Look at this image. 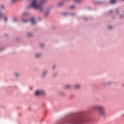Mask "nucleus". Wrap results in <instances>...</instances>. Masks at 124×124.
<instances>
[{"mask_svg":"<svg viewBox=\"0 0 124 124\" xmlns=\"http://www.w3.org/2000/svg\"><path fill=\"white\" fill-rule=\"evenodd\" d=\"M22 21L23 22V23H27V22H28V20L27 19H22Z\"/></svg>","mask_w":124,"mask_h":124,"instance_id":"10","label":"nucleus"},{"mask_svg":"<svg viewBox=\"0 0 124 124\" xmlns=\"http://www.w3.org/2000/svg\"><path fill=\"white\" fill-rule=\"evenodd\" d=\"M4 7H3V6H1V7L0 8V20L1 19V18H2V17H3V14L0 13V10H1V9H4Z\"/></svg>","mask_w":124,"mask_h":124,"instance_id":"5","label":"nucleus"},{"mask_svg":"<svg viewBox=\"0 0 124 124\" xmlns=\"http://www.w3.org/2000/svg\"><path fill=\"white\" fill-rule=\"evenodd\" d=\"M75 88L76 89H79L80 88V85H76L75 86Z\"/></svg>","mask_w":124,"mask_h":124,"instance_id":"8","label":"nucleus"},{"mask_svg":"<svg viewBox=\"0 0 124 124\" xmlns=\"http://www.w3.org/2000/svg\"><path fill=\"white\" fill-rule=\"evenodd\" d=\"M71 9H74V8H75V6H72L70 7Z\"/></svg>","mask_w":124,"mask_h":124,"instance_id":"13","label":"nucleus"},{"mask_svg":"<svg viewBox=\"0 0 124 124\" xmlns=\"http://www.w3.org/2000/svg\"><path fill=\"white\" fill-rule=\"evenodd\" d=\"M31 1L29 7L39 9L40 11L43 10V5L47 3V0H31Z\"/></svg>","mask_w":124,"mask_h":124,"instance_id":"1","label":"nucleus"},{"mask_svg":"<svg viewBox=\"0 0 124 124\" xmlns=\"http://www.w3.org/2000/svg\"><path fill=\"white\" fill-rule=\"evenodd\" d=\"M121 18H123V16H121Z\"/></svg>","mask_w":124,"mask_h":124,"instance_id":"24","label":"nucleus"},{"mask_svg":"<svg viewBox=\"0 0 124 124\" xmlns=\"http://www.w3.org/2000/svg\"><path fill=\"white\" fill-rule=\"evenodd\" d=\"M84 123V119L82 116H74L67 121V124H82Z\"/></svg>","mask_w":124,"mask_h":124,"instance_id":"2","label":"nucleus"},{"mask_svg":"<svg viewBox=\"0 0 124 124\" xmlns=\"http://www.w3.org/2000/svg\"><path fill=\"white\" fill-rule=\"evenodd\" d=\"M53 69H55V66H54L53 67Z\"/></svg>","mask_w":124,"mask_h":124,"instance_id":"22","label":"nucleus"},{"mask_svg":"<svg viewBox=\"0 0 124 124\" xmlns=\"http://www.w3.org/2000/svg\"><path fill=\"white\" fill-rule=\"evenodd\" d=\"M123 0V1H124V0Z\"/></svg>","mask_w":124,"mask_h":124,"instance_id":"25","label":"nucleus"},{"mask_svg":"<svg viewBox=\"0 0 124 124\" xmlns=\"http://www.w3.org/2000/svg\"><path fill=\"white\" fill-rule=\"evenodd\" d=\"M16 21H17V18H14V22H16Z\"/></svg>","mask_w":124,"mask_h":124,"instance_id":"16","label":"nucleus"},{"mask_svg":"<svg viewBox=\"0 0 124 124\" xmlns=\"http://www.w3.org/2000/svg\"><path fill=\"white\" fill-rule=\"evenodd\" d=\"M43 46H44V45H43V44H42L41 47H43Z\"/></svg>","mask_w":124,"mask_h":124,"instance_id":"21","label":"nucleus"},{"mask_svg":"<svg viewBox=\"0 0 124 124\" xmlns=\"http://www.w3.org/2000/svg\"><path fill=\"white\" fill-rule=\"evenodd\" d=\"M116 2V0H110V3H115Z\"/></svg>","mask_w":124,"mask_h":124,"instance_id":"7","label":"nucleus"},{"mask_svg":"<svg viewBox=\"0 0 124 124\" xmlns=\"http://www.w3.org/2000/svg\"><path fill=\"white\" fill-rule=\"evenodd\" d=\"M75 1V2H79V0H74Z\"/></svg>","mask_w":124,"mask_h":124,"instance_id":"19","label":"nucleus"},{"mask_svg":"<svg viewBox=\"0 0 124 124\" xmlns=\"http://www.w3.org/2000/svg\"><path fill=\"white\" fill-rule=\"evenodd\" d=\"M30 21L33 25H34V24H35V21L34 20V18H31Z\"/></svg>","mask_w":124,"mask_h":124,"instance_id":"6","label":"nucleus"},{"mask_svg":"<svg viewBox=\"0 0 124 124\" xmlns=\"http://www.w3.org/2000/svg\"><path fill=\"white\" fill-rule=\"evenodd\" d=\"M117 12V13H118V12Z\"/></svg>","mask_w":124,"mask_h":124,"instance_id":"26","label":"nucleus"},{"mask_svg":"<svg viewBox=\"0 0 124 124\" xmlns=\"http://www.w3.org/2000/svg\"><path fill=\"white\" fill-rule=\"evenodd\" d=\"M31 35H32V33H31L28 34V36H31Z\"/></svg>","mask_w":124,"mask_h":124,"instance_id":"17","label":"nucleus"},{"mask_svg":"<svg viewBox=\"0 0 124 124\" xmlns=\"http://www.w3.org/2000/svg\"><path fill=\"white\" fill-rule=\"evenodd\" d=\"M7 20H8V18L7 17H6L5 18V19H4L5 22H7Z\"/></svg>","mask_w":124,"mask_h":124,"instance_id":"14","label":"nucleus"},{"mask_svg":"<svg viewBox=\"0 0 124 124\" xmlns=\"http://www.w3.org/2000/svg\"><path fill=\"white\" fill-rule=\"evenodd\" d=\"M71 86L70 85H66V89H69Z\"/></svg>","mask_w":124,"mask_h":124,"instance_id":"12","label":"nucleus"},{"mask_svg":"<svg viewBox=\"0 0 124 124\" xmlns=\"http://www.w3.org/2000/svg\"><path fill=\"white\" fill-rule=\"evenodd\" d=\"M47 74V72H44L43 74V77H44V76H45V75H46V74Z\"/></svg>","mask_w":124,"mask_h":124,"instance_id":"11","label":"nucleus"},{"mask_svg":"<svg viewBox=\"0 0 124 124\" xmlns=\"http://www.w3.org/2000/svg\"><path fill=\"white\" fill-rule=\"evenodd\" d=\"M41 56V54H38L36 55V58H39Z\"/></svg>","mask_w":124,"mask_h":124,"instance_id":"9","label":"nucleus"},{"mask_svg":"<svg viewBox=\"0 0 124 124\" xmlns=\"http://www.w3.org/2000/svg\"><path fill=\"white\" fill-rule=\"evenodd\" d=\"M18 0H12V2H15V1H17Z\"/></svg>","mask_w":124,"mask_h":124,"instance_id":"18","label":"nucleus"},{"mask_svg":"<svg viewBox=\"0 0 124 124\" xmlns=\"http://www.w3.org/2000/svg\"><path fill=\"white\" fill-rule=\"evenodd\" d=\"M44 91L42 90H37L35 92V94L37 96L41 95L42 94H44Z\"/></svg>","mask_w":124,"mask_h":124,"instance_id":"4","label":"nucleus"},{"mask_svg":"<svg viewBox=\"0 0 124 124\" xmlns=\"http://www.w3.org/2000/svg\"><path fill=\"white\" fill-rule=\"evenodd\" d=\"M15 76H16V77H18L19 76V74H18V73H15Z\"/></svg>","mask_w":124,"mask_h":124,"instance_id":"15","label":"nucleus"},{"mask_svg":"<svg viewBox=\"0 0 124 124\" xmlns=\"http://www.w3.org/2000/svg\"><path fill=\"white\" fill-rule=\"evenodd\" d=\"M93 110H97L101 117H105L106 112L104 111V108L102 106H95L92 107Z\"/></svg>","mask_w":124,"mask_h":124,"instance_id":"3","label":"nucleus"},{"mask_svg":"<svg viewBox=\"0 0 124 124\" xmlns=\"http://www.w3.org/2000/svg\"><path fill=\"white\" fill-rule=\"evenodd\" d=\"M112 26H109L108 27V29H112Z\"/></svg>","mask_w":124,"mask_h":124,"instance_id":"20","label":"nucleus"},{"mask_svg":"<svg viewBox=\"0 0 124 124\" xmlns=\"http://www.w3.org/2000/svg\"><path fill=\"white\" fill-rule=\"evenodd\" d=\"M110 13H112V11H110Z\"/></svg>","mask_w":124,"mask_h":124,"instance_id":"23","label":"nucleus"}]
</instances>
